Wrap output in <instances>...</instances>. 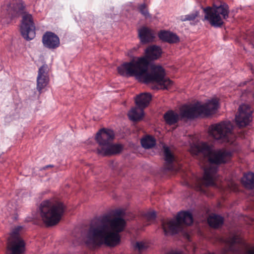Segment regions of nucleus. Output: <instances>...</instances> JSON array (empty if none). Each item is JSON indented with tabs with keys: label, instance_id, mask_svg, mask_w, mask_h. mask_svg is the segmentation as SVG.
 Wrapping results in <instances>:
<instances>
[{
	"label": "nucleus",
	"instance_id": "6e6552de",
	"mask_svg": "<svg viewBox=\"0 0 254 254\" xmlns=\"http://www.w3.org/2000/svg\"><path fill=\"white\" fill-rule=\"evenodd\" d=\"M192 222L193 218L190 212L180 211L178 213L176 219L162 220V227L165 235L169 233L175 234L182 230V224L190 225Z\"/></svg>",
	"mask_w": 254,
	"mask_h": 254
},
{
	"label": "nucleus",
	"instance_id": "2eb2a0df",
	"mask_svg": "<svg viewBox=\"0 0 254 254\" xmlns=\"http://www.w3.org/2000/svg\"><path fill=\"white\" fill-rule=\"evenodd\" d=\"M138 34L141 42L143 44L152 42L155 38L153 30L145 26H143L138 30Z\"/></svg>",
	"mask_w": 254,
	"mask_h": 254
},
{
	"label": "nucleus",
	"instance_id": "4468645a",
	"mask_svg": "<svg viewBox=\"0 0 254 254\" xmlns=\"http://www.w3.org/2000/svg\"><path fill=\"white\" fill-rule=\"evenodd\" d=\"M42 42L44 47L54 49L58 48L60 44L58 36L52 32H46L43 36Z\"/></svg>",
	"mask_w": 254,
	"mask_h": 254
},
{
	"label": "nucleus",
	"instance_id": "aec40b11",
	"mask_svg": "<svg viewBox=\"0 0 254 254\" xmlns=\"http://www.w3.org/2000/svg\"><path fill=\"white\" fill-rule=\"evenodd\" d=\"M242 182L246 188L254 189V173H249L245 174L242 179Z\"/></svg>",
	"mask_w": 254,
	"mask_h": 254
},
{
	"label": "nucleus",
	"instance_id": "7ed1b4c3",
	"mask_svg": "<svg viewBox=\"0 0 254 254\" xmlns=\"http://www.w3.org/2000/svg\"><path fill=\"white\" fill-rule=\"evenodd\" d=\"M105 226L101 227L92 223L86 235V243L93 246H100L103 244L112 247L117 245L120 242L119 233L111 232Z\"/></svg>",
	"mask_w": 254,
	"mask_h": 254
},
{
	"label": "nucleus",
	"instance_id": "f257e3e1",
	"mask_svg": "<svg viewBox=\"0 0 254 254\" xmlns=\"http://www.w3.org/2000/svg\"><path fill=\"white\" fill-rule=\"evenodd\" d=\"M161 53V49L159 46H149L145 51V56L123 63L118 67V71L122 76H134L138 81L142 83H158L157 85L152 86L153 89H168L172 85L173 82L165 77V70L162 66H153L151 71H148L149 61L157 60L160 57Z\"/></svg>",
	"mask_w": 254,
	"mask_h": 254
},
{
	"label": "nucleus",
	"instance_id": "a211bd4d",
	"mask_svg": "<svg viewBox=\"0 0 254 254\" xmlns=\"http://www.w3.org/2000/svg\"><path fill=\"white\" fill-rule=\"evenodd\" d=\"M143 115V109L138 106L132 108L127 114L129 119L132 121L140 120L142 118Z\"/></svg>",
	"mask_w": 254,
	"mask_h": 254
},
{
	"label": "nucleus",
	"instance_id": "f03ea898",
	"mask_svg": "<svg viewBox=\"0 0 254 254\" xmlns=\"http://www.w3.org/2000/svg\"><path fill=\"white\" fill-rule=\"evenodd\" d=\"M190 153L193 156L202 155L207 157L210 165L205 168L201 183L206 187L216 186L218 165L227 162L232 157V152L224 148L213 150L212 146L206 142H201L191 145Z\"/></svg>",
	"mask_w": 254,
	"mask_h": 254
},
{
	"label": "nucleus",
	"instance_id": "f3484780",
	"mask_svg": "<svg viewBox=\"0 0 254 254\" xmlns=\"http://www.w3.org/2000/svg\"><path fill=\"white\" fill-rule=\"evenodd\" d=\"M151 95L148 93H141L135 98V104L139 108L143 109L148 106L151 100Z\"/></svg>",
	"mask_w": 254,
	"mask_h": 254
},
{
	"label": "nucleus",
	"instance_id": "b1692460",
	"mask_svg": "<svg viewBox=\"0 0 254 254\" xmlns=\"http://www.w3.org/2000/svg\"><path fill=\"white\" fill-rule=\"evenodd\" d=\"M138 9L141 14L146 18L151 17V15L148 12L147 5L145 3H142L138 6Z\"/></svg>",
	"mask_w": 254,
	"mask_h": 254
},
{
	"label": "nucleus",
	"instance_id": "6ab92c4d",
	"mask_svg": "<svg viewBox=\"0 0 254 254\" xmlns=\"http://www.w3.org/2000/svg\"><path fill=\"white\" fill-rule=\"evenodd\" d=\"M164 119L167 124L171 126L178 122L179 115L173 110H169L164 114Z\"/></svg>",
	"mask_w": 254,
	"mask_h": 254
},
{
	"label": "nucleus",
	"instance_id": "20e7f679",
	"mask_svg": "<svg viewBox=\"0 0 254 254\" xmlns=\"http://www.w3.org/2000/svg\"><path fill=\"white\" fill-rule=\"evenodd\" d=\"M65 209V206L61 201L46 200L40 204V216L47 226H54L60 222Z\"/></svg>",
	"mask_w": 254,
	"mask_h": 254
},
{
	"label": "nucleus",
	"instance_id": "1a4fd4ad",
	"mask_svg": "<svg viewBox=\"0 0 254 254\" xmlns=\"http://www.w3.org/2000/svg\"><path fill=\"white\" fill-rule=\"evenodd\" d=\"M232 125L229 121H224L212 125L209 128L210 135L221 142L232 143L234 135L232 133Z\"/></svg>",
	"mask_w": 254,
	"mask_h": 254
},
{
	"label": "nucleus",
	"instance_id": "0eeeda50",
	"mask_svg": "<svg viewBox=\"0 0 254 254\" xmlns=\"http://www.w3.org/2000/svg\"><path fill=\"white\" fill-rule=\"evenodd\" d=\"M218 108V101L216 99L209 100L203 105L196 104L191 107H186L181 110L182 118L193 119L200 115H210L215 112Z\"/></svg>",
	"mask_w": 254,
	"mask_h": 254
},
{
	"label": "nucleus",
	"instance_id": "f8f14e48",
	"mask_svg": "<svg viewBox=\"0 0 254 254\" xmlns=\"http://www.w3.org/2000/svg\"><path fill=\"white\" fill-rule=\"evenodd\" d=\"M238 110L239 114L235 118L236 124L240 127H246L252 121V110L249 105L243 104L240 106Z\"/></svg>",
	"mask_w": 254,
	"mask_h": 254
},
{
	"label": "nucleus",
	"instance_id": "39448f33",
	"mask_svg": "<svg viewBox=\"0 0 254 254\" xmlns=\"http://www.w3.org/2000/svg\"><path fill=\"white\" fill-rule=\"evenodd\" d=\"M115 137L114 131L109 129L102 128L96 133V140L99 147L97 149L98 154L109 156L119 153L122 149L121 145L113 143Z\"/></svg>",
	"mask_w": 254,
	"mask_h": 254
},
{
	"label": "nucleus",
	"instance_id": "c85d7f7f",
	"mask_svg": "<svg viewBox=\"0 0 254 254\" xmlns=\"http://www.w3.org/2000/svg\"><path fill=\"white\" fill-rule=\"evenodd\" d=\"M198 190L200 191H202V188H201V186L200 185L198 187Z\"/></svg>",
	"mask_w": 254,
	"mask_h": 254
},
{
	"label": "nucleus",
	"instance_id": "4be33fe9",
	"mask_svg": "<svg viewBox=\"0 0 254 254\" xmlns=\"http://www.w3.org/2000/svg\"><path fill=\"white\" fill-rule=\"evenodd\" d=\"M164 156L165 160L166 162V168L167 170L172 169V163L174 160V156L172 154L169 147L164 146Z\"/></svg>",
	"mask_w": 254,
	"mask_h": 254
},
{
	"label": "nucleus",
	"instance_id": "dca6fc26",
	"mask_svg": "<svg viewBox=\"0 0 254 254\" xmlns=\"http://www.w3.org/2000/svg\"><path fill=\"white\" fill-rule=\"evenodd\" d=\"M158 37L163 41L169 43H177L180 41L179 37L175 33L167 31H161Z\"/></svg>",
	"mask_w": 254,
	"mask_h": 254
},
{
	"label": "nucleus",
	"instance_id": "5701e85b",
	"mask_svg": "<svg viewBox=\"0 0 254 254\" xmlns=\"http://www.w3.org/2000/svg\"><path fill=\"white\" fill-rule=\"evenodd\" d=\"M141 144L143 148L149 149L155 145L156 140L151 136H146L141 140Z\"/></svg>",
	"mask_w": 254,
	"mask_h": 254
},
{
	"label": "nucleus",
	"instance_id": "a878e982",
	"mask_svg": "<svg viewBox=\"0 0 254 254\" xmlns=\"http://www.w3.org/2000/svg\"><path fill=\"white\" fill-rule=\"evenodd\" d=\"M156 216V213L154 211L148 212L144 214L145 218L148 221L154 220L155 219Z\"/></svg>",
	"mask_w": 254,
	"mask_h": 254
},
{
	"label": "nucleus",
	"instance_id": "c756f323",
	"mask_svg": "<svg viewBox=\"0 0 254 254\" xmlns=\"http://www.w3.org/2000/svg\"><path fill=\"white\" fill-rule=\"evenodd\" d=\"M52 167V166H51V165L50 166H47L46 167Z\"/></svg>",
	"mask_w": 254,
	"mask_h": 254
},
{
	"label": "nucleus",
	"instance_id": "bb28decb",
	"mask_svg": "<svg viewBox=\"0 0 254 254\" xmlns=\"http://www.w3.org/2000/svg\"><path fill=\"white\" fill-rule=\"evenodd\" d=\"M135 248L137 249L139 251H142L146 248L144 244L142 242H136L135 245Z\"/></svg>",
	"mask_w": 254,
	"mask_h": 254
},
{
	"label": "nucleus",
	"instance_id": "9b49d317",
	"mask_svg": "<svg viewBox=\"0 0 254 254\" xmlns=\"http://www.w3.org/2000/svg\"><path fill=\"white\" fill-rule=\"evenodd\" d=\"M21 33L27 40L33 39L35 36V27L31 14L25 13L22 16Z\"/></svg>",
	"mask_w": 254,
	"mask_h": 254
},
{
	"label": "nucleus",
	"instance_id": "412c9836",
	"mask_svg": "<svg viewBox=\"0 0 254 254\" xmlns=\"http://www.w3.org/2000/svg\"><path fill=\"white\" fill-rule=\"evenodd\" d=\"M209 225L214 228H217L223 224V218L218 215L214 214L208 218Z\"/></svg>",
	"mask_w": 254,
	"mask_h": 254
},
{
	"label": "nucleus",
	"instance_id": "ddd939ff",
	"mask_svg": "<svg viewBox=\"0 0 254 254\" xmlns=\"http://www.w3.org/2000/svg\"><path fill=\"white\" fill-rule=\"evenodd\" d=\"M49 81L48 65L45 64L39 68L37 77V89L40 94L42 89L47 86Z\"/></svg>",
	"mask_w": 254,
	"mask_h": 254
},
{
	"label": "nucleus",
	"instance_id": "9d476101",
	"mask_svg": "<svg viewBox=\"0 0 254 254\" xmlns=\"http://www.w3.org/2000/svg\"><path fill=\"white\" fill-rule=\"evenodd\" d=\"M93 223L101 227L104 225L106 228L118 233L124 230L126 224L123 218L115 217L111 219V216L108 214L99 217Z\"/></svg>",
	"mask_w": 254,
	"mask_h": 254
},
{
	"label": "nucleus",
	"instance_id": "423d86ee",
	"mask_svg": "<svg viewBox=\"0 0 254 254\" xmlns=\"http://www.w3.org/2000/svg\"><path fill=\"white\" fill-rule=\"evenodd\" d=\"M204 20H207L214 27H221L224 24L223 19L229 17L228 5L221 0H215L213 6L203 8Z\"/></svg>",
	"mask_w": 254,
	"mask_h": 254
},
{
	"label": "nucleus",
	"instance_id": "393cba45",
	"mask_svg": "<svg viewBox=\"0 0 254 254\" xmlns=\"http://www.w3.org/2000/svg\"><path fill=\"white\" fill-rule=\"evenodd\" d=\"M199 12L195 11L194 12L185 16H182L181 20L182 21L194 20L198 15Z\"/></svg>",
	"mask_w": 254,
	"mask_h": 254
},
{
	"label": "nucleus",
	"instance_id": "cd10ccee",
	"mask_svg": "<svg viewBox=\"0 0 254 254\" xmlns=\"http://www.w3.org/2000/svg\"><path fill=\"white\" fill-rule=\"evenodd\" d=\"M230 243L231 244V245H234V244H235L237 242V238L236 236H234V237H233L231 240H230Z\"/></svg>",
	"mask_w": 254,
	"mask_h": 254
}]
</instances>
